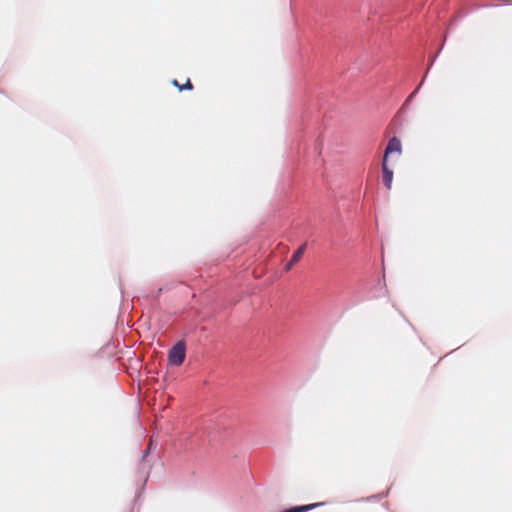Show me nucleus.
<instances>
[{
    "mask_svg": "<svg viewBox=\"0 0 512 512\" xmlns=\"http://www.w3.org/2000/svg\"><path fill=\"white\" fill-rule=\"evenodd\" d=\"M186 357V345L184 341L177 342L169 351L168 359L170 364L180 366Z\"/></svg>",
    "mask_w": 512,
    "mask_h": 512,
    "instance_id": "f257e3e1",
    "label": "nucleus"
},
{
    "mask_svg": "<svg viewBox=\"0 0 512 512\" xmlns=\"http://www.w3.org/2000/svg\"><path fill=\"white\" fill-rule=\"evenodd\" d=\"M424 79L421 81L420 85L412 92V94L408 97L407 101H410L414 96L415 94L419 91L420 89V86L422 85Z\"/></svg>",
    "mask_w": 512,
    "mask_h": 512,
    "instance_id": "423d86ee",
    "label": "nucleus"
},
{
    "mask_svg": "<svg viewBox=\"0 0 512 512\" xmlns=\"http://www.w3.org/2000/svg\"><path fill=\"white\" fill-rule=\"evenodd\" d=\"M173 85L178 87L180 91H182V90H192L193 89V85H192L190 79H187L186 83L183 86L180 85L177 80H173Z\"/></svg>",
    "mask_w": 512,
    "mask_h": 512,
    "instance_id": "39448f33",
    "label": "nucleus"
},
{
    "mask_svg": "<svg viewBox=\"0 0 512 512\" xmlns=\"http://www.w3.org/2000/svg\"><path fill=\"white\" fill-rule=\"evenodd\" d=\"M393 153H397L399 155H401L402 153V144L400 139H398L397 137H392L389 140L384 152L383 159H386V162H388V156Z\"/></svg>",
    "mask_w": 512,
    "mask_h": 512,
    "instance_id": "f03ea898",
    "label": "nucleus"
},
{
    "mask_svg": "<svg viewBox=\"0 0 512 512\" xmlns=\"http://www.w3.org/2000/svg\"><path fill=\"white\" fill-rule=\"evenodd\" d=\"M382 180L387 189H391L393 181V171L388 167L386 159H382Z\"/></svg>",
    "mask_w": 512,
    "mask_h": 512,
    "instance_id": "7ed1b4c3",
    "label": "nucleus"
},
{
    "mask_svg": "<svg viewBox=\"0 0 512 512\" xmlns=\"http://www.w3.org/2000/svg\"><path fill=\"white\" fill-rule=\"evenodd\" d=\"M307 248V243H303L292 255L290 261L286 264L285 270L289 271L304 255Z\"/></svg>",
    "mask_w": 512,
    "mask_h": 512,
    "instance_id": "20e7f679",
    "label": "nucleus"
}]
</instances>
